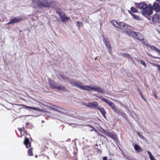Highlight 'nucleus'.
<instances>
[{"label":"nucleus","instance_id":"obj_1","mask_svg":"<svg viewBox=\"0 0 160 160\" xmlns=\"http://www.w3.org/2000/svg\"><path fill=\"white\" fill-rule=\"evenodd\" d=\"M32 4L35 8H48L53 3L52 0H32Z\"/></svg>","mask_w":160,"mask_h":160},{"label":"nucleus","instance_id":"obj_2","mask_svg":"<svg viewBox=\"0 0 160 160\" xmlns=\"http://www.w3.org/2000/svg\"><path fill=\"white\" fill-rule=\"evenodd\" d=\"M71 84L73 86L78 88L80 89L87 90L89 91L91 90V85H82V83L77 81H73L71 82Z\"/></svg>","mask_w":160,"mask_h":160},{"label":"nucleus","instance_id":"obj_3","mask_svg":"<svg viewBox=\"0 0 160 160\" xmlns=\"http://www.w3.org/2000/svg\"><path fill=\"white\" fill-rule=\"evenodd\" d=\"M128 35L138 40L143 43V42H146L144 41V36L142 34L137 33L132 31H130L128 32Z\"/></svg>","mask_w":160,"mask_h":160},{"label":"nucleus","instance_id":"obj_4","mask_svg":"<svg viewBox=\"0 0 160 160\" xmlns=\"http://www.w3.org/2000/svg\"><path fill=\"white\" fill-rule=\"evenodd\" d=\"M49 85L51 89H58L59 90H65L66 88L62 85L58 86L53 81L50 80L49 82Z\"/></svg>","mask_w":160,"mask_h":160},{"label":"nucleus","instance_id":"obj_5","mask_svg":"<svg viewBox=\"0 0 160 160\" xmlns=\"http://www.w3.org/2000/svg\"><path fill=\"white\" fill-rule=\"evenodd\" d=\"M152 13V9L151 7H148L145 8L142 11V14L146 17H148Z\"/></svg>","mask_w":160,"mask_h":160},{"label":"nucleus","instance_id":"obj_6","mask_svg":"<svg viewBox=\"0 0 160 160\" xmlns=\"http://www.w3.org/2000/svg\"><path fill=\"white\" fill-rule=\"evenodd\" d=\"M103 42L107 48L108 52L109 54H111L112 52V48L108 39L106 38H104Z\"/></svg>","mask_w":160,"mask_h":160},{"label":"nucleus","instance_id":"obj_7","mask_svg":"<svg viewBox=\"0 0 160 160\" xmlns=\"http://www.w3.org/2000/svg\"><path fill=\"white\" fill-rule=\"evenodd\" d=\"M57 13L60 17L62 21L63 22H65L69 19V18L67 17L64 13L60 11H57Z\"/></svg>","mask_w":160,"mask_h":160},{"label":"nucleus","instance_id":"obj_8","mask_svg":"<svg viewBox=\"0 0 160 160\" xmlns=\"http://www.w3.org/2000/svg\"><path fill=\"white\" fill-rule=\"evenodd\" d=\"M22 20L23 19L22 18H19L18 17H14L11 19L10 21L8 22L7 24H13L14 23L19 22Z\"/></svg>","mask_w":160,"mask_h":160},{"label":"nucleus","instance_id":"obj_9","mask_svg":"<svg viewBox=\"0 0 160 160\" xmlns=\"http://www.w3.org/2000/svg\"><path fill=\"white\" fill-rule=\"evenodd\" d=\"M82 104L86 107L91 108H92V107L96 108L98 106V103L96 102H93L88 103L83 102V103Z\"/></svg>","mask_w":160,"mask_h":160},{"label":"nucleus","instance_id":"obj_10","mask_svg":"<svg viewBox=\"0 0 160 160\" xmlns=\"http://www.w3.org/2000/svg\"><path fill=\"white\" fill-rule=\"evenodd\" d=\"M117 28L122 29H129L130 28V26L126 24L121 22L118 23V26H117Z\"/></svg>","mask_w":160,"mask_h":160},{"label":"nucleus","instance_id":"obj_11","mask_svg":"<svg viewBox=\"0 0 160 160\" xmlns=\"http://www.w3.org/2000/svg\"><path fill=\"white\" fill-rule=\"evenodd\" d=\"M121 55L122 56L124 57H125L127 58L128 59H129L130 60H132L133 62V63L135 65H136V64L135 61L133 60L132 58L128 53L126 52H124L123 53H122L121 54Z\"/></svg>","mask_w":160,"mask_h":160},{"label":"nucleus","instance_id":"obj_12","mask_svg":"<svg viewBox=\"0 0 160 160\" xmlns=\"http://www.w3.org/2000/svg\"><path fill=\"white\" fill-rule=\"evenodd\" d=\"M152 9L154 10L157 12H159L160 10V6L159 3L155 2L152 6Z\"/></svg>","mask_w":160,"mask_h":160},{"label":"nucleus","instance_id":"obj_13","mask_svg":"<svg viewBox=\"0 0 160 160\" xmlns=\"http://www.w3.org/2000/svg\"><path fill=\"white\" fill-rule=\"evenodd\" d=\"M24 144L25 145L27 148L31 147V143L29 140L28 138L25 137V139L24 142Z\"/></svg>","mask_w":160,"mask_h":160},{"label":"nucleus","instance_id":"obj_14","mask_svg":"<svg viewBox=\"0 0 160 160\" xmlns=\"http://www.w3.org/2000/svg\"><path fill=\"white\" fill-rule=\"evenodd\" d=\"M152 20L154 22L160 23V16L157 14L153 15L152 17Z\"/></svg>","mask_w":160,"mask_h":160},{"label":"nucleus","instance_id":"obj_15","mask_svg":"<svg viewBox=\"0 0 160 160\" xmlns=\"http://www.w3.org/2000/svg\"><path fill=\"white\" fill-rule=\"evenodd\" d=\"M105 134L113 140L115 139L116 138V136L111 132H107Z\"/></svg>","mask_w":160,"mask_h":160},{"label":"nucleus","instance_id":"obj_16","mask_svg":"<svg viewBox=\"0 0 160 160\" xmlns=\"http://www.w3.org/2000/svg\"><path fill=\"white\" fill-rule=\"evenodd\" d=\"M95 91L97 92L101 93H104L105 92L104 90L99 87L96 86Z\"/></svg>","mask_w":160,"mask_h":160},{"label":"nucleus","instance_id":"obj_17","mask_svg":"<svg viewBox=\"0 0 160 160\" xmlns=\"http://www.w3.org/2000/svg\"><path fill=\"white\" fill-rule=\"evenodd\" d=\"M15 105L18 106H22L25 107V108H30L32 110H38V108H37L35 107H29V106H26L24 105L23 104H15Z\"/></svg>","mask_w":160,"mask_h":160},{"label":"nucleus","instance_id":"obj_18","mask_svg":"<svg viewBox=\"0 0 160 160\" xmlns=\"http://www.w3.org/2000/svg\"><path fill=\"white\" fill-rule=\"evenodd\" d=\"M143 44L147 47H148L150 48L152 50L156 51V50L157 48L155 46H152L148 44L147 42H143Z\"/></svg>","mask_w":160,"mask_h":160},{"label":"nucleus","instance_id":"obj_19","mask_svg":"<svg viewBox=\"0 0 160 160\" xmlns=\"http://www.w3.org/2000/svg\"><path fill=\"white\" fill-rule=\"evenodd\" d=\"M100 111L101 113L102 114V116L104 117H106V112L104 109L102 108L98 107L97 108Z\"/></svg>","mask_w":160,"mask_h":160},{"label":"nucleus","instance_id":"obj_20","mask_svg":"<svg viewBox=\"0 0 160 160\" xmlns=\"http://www.w3.org/2000/svg\"><path fill=\"white\" fill-rule=\"evenodd\" d=\"M147 4L144 2L140 3L138 5V8L140 9H144L145 8L147 7Z\"/></svg>","mask_w":160,"mask_h":160},{"label":"nucleus","instance_id":"obj_21","mask_svg":"<svg viewBox=\"0 0 160 160\" xmlns=\"http://www.w3.org/2000/svg\"><path fill=\"white\" fill-rule=\"evenodd\" d=\"M134 148L136 151L138 152H140L142 151L141 148L137 144L134 145Z\"/></svg>","mask_w":160,"mask_h":160},{"label":"nucleus","instance_id":"obj_22","mask_svg":"<svg viewBox=\"0 0 160 160\" xmlns=\"http://www.w3.org/2000/svg\"><path fill=\"white\" fill-rule=\"evenodd\" d=\"M111 108L115 112H116L118 114H119L120 112V110L115 107V105H114L112 107H111Z\"/></svg>","mask_w":160,"mask_h":160},{"label":"nucleus","instance_id":"obj_23","mask_svg":"<svg viewBox=\"0 0 160 160\" xmlns=\"http://www.w3.org/2000/svg\"><path fill=\"white\" fill-rule=\"evenodd\" d=\"M32 147L28 149V155L29 156H32L33 155V153L32 152Z\"/></svg>","mask_w":160,"mask_h":160},{"label":"nucleus","instance_id":"obj_24","mask_svg":"<svg viewBox=\"0 0 160 160\" xmlns=\"http://www.w3.org/2000/svg\"><path fill=\"white\" fill-rule=\"evenodd\" d=\"M105 102L110 106L111 108L114 105V103L108 99H107Z\"/></svg>","mask_w":160,"mask_h":160},{"label":"nucleus","instance_id":"obj_25","mask_svg":"<svg viewBox=\"0 0 160 160\" xmlns=\"http://www.w3.org/2000/svg\"><path fill=\"white\" fill-rule=\"evenodd\" d=\"M112 23L113 25L114 26L117 27V26H118V23L115 20H112Z\"/></svg>","mask_w":160,"mask_h":160},{"label":"nucleus","instance_id":"obj_26","mask_svg":"<svg viewBox=\"0 0 160 160\" xmlns=\"http://www.w3.org/2000/svg\"><path fill=\"white\" fill-rule=\"evenodd\" d=\"M140 63L143 66H144V67L145 68H146L147 67V65H146V63H145V62L142 60L140 59Z\"/></svg>","mask_w":160,"mask_h":160},{"label":"nucleus","instance_id":"obj_27","mask_svg":"<svg viewBox=\"0 0 160 160\" xmlns=\"http://www.w3.org/2000/svg\"><path fill=\"white\" fill-rule=\"evenodd\" d=\"M131 15L133 16V18L135 19L139 20H141V19L140 18V17L138 16L132 14H131Z\"/></svg>","mask_w":160,"mask_h":160},{"label":"nucleus","instance_id":"obj_28","mask_svg":"<svg viewBox=\"0 0 160 160\" xmlns=\"http://www.w3.org/2000/svg\"><path fill=\"white\" fill-rule=\"evenodd\" d=\"M83 25V23L82 22H80L79 21L77 22V26L78 27H80L82 26Z\"/></svg>","mask_w":160,"mask_h":160},{"label":"nucleus","instance_id":"obj_29","mask_svg":"<svg viewBox=\"0 0 160 160\" xmlns=\"http://www.w3.org/2000/svg\"><path fill=\"white\" fill-rule=\"evenodd\" d=\"M59 76L63 79H67V77L62 74H60Z\"/></svg>","mask_w":160,"mask_h":160},{"label":"nucleus","instance_id":"obj_30","mask_svg":"<svg viewBox=\"0 0 160 160\" xmlns=\"http://www.w3.org/2000/svg\"><path fill=\"white\" fill-rule=\"evenodd\" d=\"M154 65L158 68V70L160 72V65L158 64H154Z\"/></svg>","mask_w":160,"mask_h":160},{"label":"nucleus","instance_id":"obj_31","mask_svg":"<svg viewBox=\"0 0 160 160\" xmlns=\"http://www.w3.org/2000/svg\"><path fill=\"white\" fill-rule=\"evenodd\" d=\"M95 87H96V86H94V85H91V88H90L91 90H93L94 91H95Z\"/></svg>","mask_w":160,"mask_h":160},{"label":"nucleus","instance_id":"obj_32","mask_svg":"<svg viewBox=\"0 0 160 160\" xmlns=\"http://www.w3.org/2000/svg\"><path fill=\"white\" fill-rule=\"evenodd\" d=\"M98 97L99 98H100L101 100H102L104 102H105L107 100V99H106L105 98H103L102 96H98Z\"/></svg>","mask_w":160,"mask_h":160},{"label":"nucleus","instance_id":"obj_33","mask_svg":"<svg viewBox=\"0 0 160 160\" xmlns=\"http://www.w3.org/2000/svg\"><path fill=\"white\" fill-rule=\"evenodd\" d=\"M131 9L133 12H136L137 11V10L134 7H132Z\"/></svg>","mask_w":160,"mask_h":160},{"label":"nucleus","instance_id":"obj_34","mask_svg":"<svg viewBox=\"0 0 160 160\" xmlns=\"http://www.w3.org/2000/svg\"><path fill=\"white\" fill-rule=\"evenodd\" d=\"M22 132H23L24 134H25L26 136H27V135H28L30 137V135L29 134H28V133H27V131L25 129V130H24L22 131Z\"/></svg>","mask_w":160,"mask_h":160},{"label":"nucleus","instance_id":"obj_35","mask_svg":"<svg viewBox=\"0 0 160 160\" xmlns=\"http://www.w3.org/2000/svg\"><path fill=\"white\" fill-rule=\"evenodd\" d=\"M87 126H88V127H91L92 128V129L90 130V131L91 132H92L93 131V129L94 128L91 125H88Z\"/></svg>","mask_w":160,"mask_h":160},{"label":"nucleus","instance_id":"obj_36","mask_svg":"<svg viewBox=\"0 0 160 160\" xmlns=\"http://www.w3.org/2000/svg\"><path fill=\"white\" fill-rule=\"evenodd\" d=\"M157 52L159 55H160V49L157 48L156 50V51Z\"/></svg>","mask_w":160,"mask_h":160},{"label":"nucleus","instance_id":"obj_37","mask_svg":"<svg viewBox=\"0 0 160 160\" xmlns=\"http://www.w3.org/2000/svg\"><path fill=\"white\" fill-rule=\"evenodd\" d=\"M151 160H155L154 158L152 155L149 157Z\"/></svg>","mask_w":160,"mask_h":160},{"label":"nucleus","instance_id":"obj_38","mask_svg":"<svg viewBox=\"0 0 160 160\" xmlns=\"http://www.w3.org/2000/svg\"><path fill=\"white\" fill-rule=\"evenodd\" d=\"M147 153H148V155H149V157H150V156H152V154H151V152H150L149 151H147Z\"/></svg>","mask_w":160,"mask_h":160},{"label":"nucleus","instance_id":"obj_39","mask_svg":"<svg viewBox=\"0 0 160 160\" xmlns=\"http://www.w3.org/2000/svg\"><path fill=\"white\" fill-rule=\"evenodd\" d=\"M139 92H140V95L142 97V98L144 99V100H145V99L144 98H143L142 94V93L140 92V91H139Z\"/></svg>","mask_w":160,"mask_h":160},{"label":"nucleus","instance_id":"obj_40","mask_svg":"<svg viewBox=\"0 0 160 160\" xmlns=\"http://www.w3.org/2000/svg\"><path fill=\"white\" fill-rule=\"evenodd\" d=\"M18 129L19 131L20 132L22 131V128H18Z\"/></svg>","mask_w":160,"mask_h":160},{"label":"nucleus","instance_id":"obj_41","mask_svg":"<svg viewBox=\"0 0 160 160\" xmlns=\"http://www.w3.org/2000/svg\"><path fill=\"white\" fill-rule=\"evenodd\" d=\"M135 59L138 61V62H140V59H138V58H135Z\"/></svg>","mask_w":160,"mask_h":160},{"label":"nucleus","instance_id":"obj_42","mask_svg":"<svg viewBox=\"0 0 160 160\" xmlns=\"http://www.w3.org/2000/svg\"><path fill=\"white\" fill-rule=\"evenodd\" d=\"M103 160H107V157H104L103 158Z\"/></svg>","mask_w":160,"mask_h":160},{"label":"nucleus","instance_id":"obj_43","mask_svg":"<svg viewBox=\"0 0 160 160\" xmlns=\"http://www.w3.org/2000/svg\"><path fill=\"white\" fill-rule=\"evenodd\" d=\"M153 96L156 98H158V96H157V95H156V94H154L153 95Z\"/></svg>","mask_w":160,"mask_h":160},{"label":"nucleus","instance_id":"obj_44","mask_svg":"<svg viewBox=\"0 0 160 160\" xmlns=\"http://www.w3.org/2000/svg\"><path fill=\"white\" fill-rule=\"evenodd\" d=\"M154 58H157V59H158L159 58L158 57H152Z\"/></svg>","mask_w":160,"mask_h":160},{"label":"nucleus","instance_id":"obj_45","mask_svg":"<svg viewBox=\"0 0 160 160\" xmlns=\"http://www.w3.org/2000/svg\"><path fill=\"white\" fill-rule=\"evenodd\" d=\"M29 123L28 122H27L26 123V126L28 125H29Z\"/></svg>","mask_w":160,"mask_h":160},{"label":"nucleus","instance_id":"obj_46","mask_svg":"<svg viewBox=\"0 0 160 160\" xmlns=\"http://www.w3.org/2000/svg\"><path fill=\"white\" fill-rule=\"evenodd\" d=\"M138 134L140 136V137H141V136H142V135H140V134L139 133V132H138Z\"/></svg>","mask_w":160,"mask_h":160},{"label":"nucleus","instance_id":"obj_47","mask_svg":"<svg viewBox=\"0 0 160 160\" xmlns=\"http://www.w3.org/2000/svg\"><path fill=\"white\" fill-rule=\"evenodd\" d=\"M93 131H94L96 132H97V130L96 129H95L94 128L93 129Z\"/></svg>","mask_w":160,"mask_h":160},{"label":"nucleus","instance_id":"obj_48","mask_svg":"<svg viewBox=\"0 0 160 160\" xmlns=\"http://www.w3.org/2000/svg\"><path fill=\"white\" fill-rule=\"evenodd\" d=\"M22 131L24 130H25V129L24 127H22Z\"/></svg>","mask_w":160,"mask_h":160},{"label":"nucleus","instance_id":"obj_49","mask_svg":"<svg viewBox=\"0 0 160 160\" xmlns=\"http://www.w3.org/2000/svg\"><path fill=\"white\" fill-rule=\"evenodd\" d=\"M38 157V155H36L35 156V158H37Z\"/></svg>","mask_w":160,"mask_h":160},{"label":"nucleus","instance_id":"obj_50","mask_svg":"<svg viewBox=\"0 0 160 160\" xmlns=\"http://www.w3.org/2000/svg\"><path fill=\"white\" fill-rule=\"evenodd\" d=\"M22 135H21L20 137H21V138H22Z\"/></svg>","mask_w":160,"mask_h":160},{"label":"nucleus","instance_id":"obj_51","mask_svg":"<svg viewBox=\"0 0 160 160\" xmlns=\"http://www.w3.org/2000/svg\"><path fill=\"white\" fill-rule=\"evenodd\" d=\"M72 75V76H76H76H77L76 75Z\"/></svg>","mask_w":160,"mask_h":160},{"label":"nucleus","instance_id":"obj_52","mask_svg":"<svg viewBox=\"0 0 160 160\" xmlns=\"http://www.w3.org/2000/svg\"><path fill=\"white\" fill-rule=\"evenodd\" d=\"M47 158H48V159H49V157H48V156H47Z\"/></svg>","mask_w":160,"mask_h":160},{"label":"nucleus","instance_id":"obj_53","mask_svg":"<svg viewBox=\"0 0 160 160\" xmlns=\"http://www.w3.org/2000/svg\"><path fill=\"white\" fill-rule=\"evenodd\" d=\"M159 33L160 34V31L159 32Z\"/></svg>","mask_w":160,"mask_h":160}]
</instances>
